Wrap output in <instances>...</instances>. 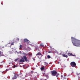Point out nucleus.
Here are the masks:
<instances>
[{
    "instance_id": "1",
    "label": "nucleus",
    "mask_w": 80,
    "mask_h": 80,
    "mask_svg": "<svg viewBox=\"0 0 80 80\" xmlns=\"http://www.w3.org/2000/svg\"><path fill=\"white\" fill-rule=\"evenodd\" d=\"M72 43L73 45L76 47H80V40L71 37Z\"/></svg>"
},
{
    "instance_id": "2",
    "label": "nucleus",
    "mask_w": 80,
    "mask_h": 80,
    "mask_svg": "<svg viewBox=\"0 0 80 80\" xmlns=\"http://www.w3.org/2000/svg\"><path fill=\"white\" fill-rule=\"evenodd\" d=\"M51 72L52 75L53 76H56V77L59 76V73H57V72L55 71H52Z\"/></svg>"
},
{
    "instance_id": "3",
    "label": "nucleus",
    "mask_w": 80,
    "mask_h": 80,
    "mask_svg": "<svg viewBox=\"0 0 80 80\" xmlns=\"http://www.w3.org/2000/svg\"><path fill=\"white\" fill-rule=\"evenodd\" d=\"M28 61V60L26 56H23L22 59L20 60V62H25Z\"/></svg>"
},
{
    "instance_id": "4",
    "label": "nucleus",
    "mask_w": 80,
    "mask_h": 80,
    "mask_svg": "<svg viewBox=\"0 0 80 80\" xmlns=\"http://www.w3.org/2000/svg\"><path fill=\"white\" fill-rule=\"evenodd\" d=\"M70 65L72 67H75L76 66V63L74 62H71Z\"/></svg>"
},
{
    "instance_id": "5",
    "label": "nucleus",
    "mask_w": 80,
    "mask_h": 80,
    "mask_svg": "<svg viewBox=\"0 0 80 80\" xmlns=\"http://www.w3.org/2000/svg\"><path fill=\"white\" fill-rule=\"evenodd\" d=\"M24 42H27L28 43H29L30 41H28L27 39H24Z\"/></svg>"
},
{
    "instance_id": "6",
    "label": "nucleus",
    "mask_w": 80,
    "mask_h": 80,
    "mask_svg": "<svg viewBox=\"0 0 80 80\" xmlns=\"http://www.w3.org/2000/svg\"><path fill=\"white\" fill-rule=\"evenodd\" d=\"M36 55V56H38H38L42 55V53H41V52H38V53Z\"/></svg>"
},
{
    "instance_id": "7",
    "label": "nucleus",
    "mask_w": 80,
    "mask_h": 80,
    "mask_svg": "<svg viewBox=\"0 0 80 80\" xmlns=\"http://www.w3.org/2000/svg\"><path fill=\"white\" fill-rule=\"evenodd\" d=\"M62 56L63 57H66V58H68V56L65 54H62Z\"/></svg>"
},
{
    "instance_id": "8",
    "label": "nucleus",
    "mask_w": 80,
    "mask_h": 80,
    "mask_svg": "<svg viewBox=\"0 0 80 80\" xmlns=\"http://www.w3.org/2000/svg\"><path fill=\"white\" fill-rule=\"evenodd\" d=\"M17 77V76H14L12 78V79H13L14 80V79H16Z\"/></svg>"
},
{
    "instance_id": "9",
    "label": "nucleus",
    "mask_w": 80,
    "mask_h": 80,
    "mask_svg": "<svg viewBox=\"0 0 80 80\" xmlns=\"http://www.w3.org/2000/svg\"><path fill=\"white\" fill-rule=\"evenodd\" d=\"M41 70L42 71H43V70H44V67H42L41 68Z\"/></svg>"
},
{
    "instance_id": "10",
    "label": "nucleus",
    "mask_w": 80,
    "mask_h": 80,
    "mask_svg": "<svg viewBox=\"0 0 80 80\" xmlns=\"http://www.w3.org/2000/svg\"><path fill=\"white\" fill-rule=\"evenodd\" d=\"M71 55H72V53H68V56H69V57H70Z\"/></svg>"
},
{
    "instance_id": "11",
    "label": "nucleus",
    "mask_w": 80,
    "mask_h": 80,
    "mask_svg": "<svg viewBox=\"0 0 80 80\" xmlns=\"http://www.w3.org/2000/svg\"><path fill=\"white\" fill-rule=\"evenodd\" d=\"M40 47H44V45H43V44H40Z\"/></svg>"
},
{
    "instance_id": "12",
    "label": "nucleus",
    "mask_w": 80,
    "mask_h": 80,
    "mask_svg": "<svg viewBox=\"0 0 80 80\" xmlns=\"http://www.w3.org/2000/svg\"><path fill=\"white\" fill-rule=\"evenodd\" d=\"M24 56H23V57H27V53H24Z\"/></svg>"
},
{
    "instance_id": "13",
    "label": "nucleus",
    "mask_w": 80,
    "mask_h": 80,
    "mask_svg": "<svg viewBox=\"0 0 80 80\" xmlns=\"http://www.w3.org/2000/svg\"><path fill=\"white\" fill-rule=\"evenodd\" d=\"M51 50L52 51V52H54V51H55V49H54V48H52L51 49Z\"/></svg>"
},
{
    "instance_id": "14",
    "label": "nucleus",
    "mask_w": 80,
    "mask_h": 80,
    "mask_svg": "<svg viewBox=\"0 0 80 80\" xmlns=\"http://www.w3.org/2000/svg\"><path fill=\"white\" fill-rule=\"evenodd\" d=\"M71 56H72V57H75L76 55H74L72 53V54L71 55Z\"/></svg>"
},
{
    "instance_id": "15",
    "label": "nucleus",
    "mask_w": 80,
    "mask_h": 80,
    "mask_svg": "<svg viewBox=\"0 0 80 80\" xmlns=\"http://www.w3.org/2000/svg\"><path fill=\"white\" fill-rule=\"evenodd\" d=\"M19 47H20V49H22V45H20Z\"/></svg>"
},
{
    "instance_id": "16",
    "label": "nucleus",
    "mask_w": 80,
    "mask_h": 80,
    "mask_svg": "<svg viewBox=\"0 0 80 80\" xmlns=\"http://www.w3.org/2000/svg\"><path fill=\"white\" fill-rule=\"evenodd\" d=\"M47 57L48 58H50V56L48 55Z\"/></svg>"
},
{
    "instance_id": "17",
    "label": "nucleus",
    "mask_w": 80,
    "mask_h": 80,
    "mask_svg": "<svg viewBox=\"0 0 80 80\" xmlns=\"http://www.w3.org/2000/svg\"><path fill=\"white\" fill-rule=\"evenodd\" d=\"M14 45V43H13V42H12L11 43V45Z\"/></svg>"
},
{
    "instance_id": "18",
    "label": "nucleus",
    "mask_w": 80,
    "mask_h": 80,
    "mask_svg": "<svg viewBox=\"0 0 80 80\" xmlns=\"http://www.w3.org/2000/svg\"><path fill=\"white\" fill-rule=\"evenodd\" d=\"M18 59H15V61H18Z\"/></svg>"
},
{
    "instance_id": "19",
    "label": "nucleus",
    "mask_w": 80,
    "mask_h": 80,
    "mask_svg": "<svg viewBox=\"0 0 80 80\" xmlns=\"http://www.w3.org/2000/svg\"><path fill=\"white\" fill-rule=\"evenodd\" d=\"M31 73H33V72L32 71H31Z\"/></svg>"
},
{
    "instance_id": "20",
    "label": "nucleus",
    "mask_w": 80,
    "mask_h": 80,
    "mask_svg": "<svg viewBox=\"0 0 80 80\" xmlns=\"http://www.w3.org/2000/svg\"><path fill=\"white\" fill-rule=\"evenodd\" d=\"M28 55H29V56H30V53H28Z\"/></svg>"
},
{
    "instance_id": "21",
    "label": "nucleus",
    "mask_w": 80,
    "mask_h": 80,
    "mask_svg": "<svg viewBox=\"0 0 80 80\" xmlns=\"http://www.w3.org/2000/svg\"><path fill=\"white\" fill-rule=\"evenodd\" d=\"M61 77H63V76L62 75H61Z\"/></svg>"
},
{
    "instance_id": "22",
    "label": "nucleus",
    "mask_w": 80,
    "mask_h": 80,
    "mask_svg": "<svg viewBox=\"0 0 80 80\" xmlns=\"http://www.w3.org/2000/svg\"><path fill=\"white\" fill-rule=\"evenodd\" d=\"M48 53H50V51H49L48 52Z\"/></svg>"
},
{
    "instance_id": "23",
    "label": "nucleus",
    "mask_w": 80,
    "mask_h": 80,
    "mask_svg": "<svg viewBox=\"0 0 80 80\" xmlns=\"http://www.w3.org/2000/svg\"><path fill=\"white\" fill-rule=\"evenodd\" d=\"M67 52H66V53H65V54H67Z\"/></svg>"
},
{
    "instance_id": "24",
    "label": "nucleus",
    "mask_w": 80,
    "mask_h": 80,
    "mask_svg": "<svg viewBox=\"0 0 80 80\" xmlns=\"http://www.w3.org/2000/svg\"><path fill=\"white\" fill-rule=\"evenodd\" d=\"M17 40H19V38H18Z\"/></svg>"
},
{
    "instance_id": "25",
    "label": "nucleus",
    "mask_w": 80,
    "mask_h": 80,
    "mask_svg": "<svg viewBox=\"0 0 80 80\" xmlns=\"http://www.w3.org/2000/svg\"><path fill=\"white\" fill-rule=\"evenodd\" d=\"M68 52V50L66 52Z\"/></svg>"
}]
</instances>
